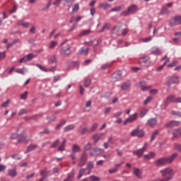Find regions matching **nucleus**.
<instances>
[{
  "mask_svg": "<svg viewBox=\"0 0 181 181\" xmlns=\"http://www.w3.org/2000/svg\"><path fill=\"white\" fill-rule=\"evenodd\" d=\"M40 175L41 176H42V177H44L45 179H46V177H47V172L46 170H42L40 172Z\"/></svg>",
  "mask_w": 181,
  "mask_h": 181,
  "instance_id": "13d9d810",
  "label": "nucleus"
},
{
  "mask_svg": "<svg viewBox=\"0 0 181 181\" xmlns=\"http://www.w3.org/2000/svg\"><path fill=\"white\" fill-rule=\"evenodd\" d=\"M26 98H28V91H25L21 95V100H26Z\"/></svg>",
  "mask_w": 181,
  "mask_h": 181,
  "instance_id": "09e8293b",
  "label": "nucleus"
},
{
  "mask_svg": "<svg viewBox=\"0 0 181 181\" xmlns=\"http://www.w3.org/2000/svg\"><path fill=\"white\" fill-rule=\"evenodd\" d=\"M25 141H26V136H23L18 139V143L22 144V142H25Z\"/></svg>",
  "mask_w": 181,
  "mask_h": 181,
  "instance_id": "de8ad7c7",
  "label": "nucleus"
},
{
  "mask_svg": "<svg viewBox=\"0 0 181 181\" xmlns=\"http://www.w3.org/2000/svg\"><path fill=\"white\" fill-rule=\"evenodd\" d=\"M59 145H60V140L57 139L51 144V148H56L57 146H59Z\"/></svg>",
  "mask_w": 181,
  "mask_h": 181,
  "instance_id": "ea45409f",
  "label": "nucleus"
},
{
  "mask_svg": "<svg viewBox=\"0 0 181 181\" xmlns=\"http://www.w3.org/2000/svg\"><path fill=\"white\" fill-rule=\"evenodd\" d=\"M46 119L47 121H48V122H55V121H57V117L56 116L47 117Z\"/></svg>",
  "mask_w": 181,
  "mask_h": 181,
  "instance_id": "c9c22d12",
  "label": "nucleus"
},
{
  "mask_svg": "<svg viewBox=\"0 0 181 181\" xmlns=\"http://www.w3.org/2000/svg\"><path fill=\"white\" fill-rule=\"evenodd\" d=\"M139 64L141 67H151L152 64V61L151 60V57L148 55H144L139 59Z\"/></svg>",
  "mask_w": 181,
  "mask_h": 181,
  "instance_id": "7ed1b4c3",
  "label": "nucleus"
},
{
  "mask_svg": "<svg viewBox=\"0 0 181 181\" xmlns=\"http://www.w3.org/2000/svg\"><path fill=\"white\" fill-rule=\"evenodd\" d=\"M142 40L144 43H148V42H151V40H152V37H149L147 38H143Z\"/></svg>",
  "mask_w": 181,
  "mask_h": 181,
  "instance_id": "69168bd1",
  "label": "nucleus"
},
{
  "mask_svg": "<svg viewBox=\"0 0 181 181\" xmlns=\"http://www.w3.org/2000/svg\"><path fill=\"white\" fill-rule=\"evenodd\" d=\"M9 103H11V100L8 99L5 103L1 105L2 108H6V107L9 105Z\"/></svg>",
  "mask_w": 181,
  "mask_h": 181,
  "instance_id": "8fccbe9b",
  "label": "nucleus"
},
{
  "mask_svg": "<svg viewBox=\"0 0 181 181\" xmlns=\"http://www.w3.org/2000/svg\"><path fill=\"white\" fill-rule=\"evenodd\" d=\"M61 57H67L71 54V47L70 45H66V46L62 47L59 50Z\"/></svg>",
  "mask_w": 181,
  "mask_h": 181,
  "instance_id": "39448f33",
  "label": "nucleus"
},
{
  "mask_svg": "<svg viewBox=\"0 0 181 181\" xmlns=\"http://www.w3.org/2000/svg\"><path fill=\"white\" fill-rule=\"evenodd\" d=\"M131 136H137V138H144L145 136V131L142 129H139V127H137L136 129H134L131 132Z\"/></svg>",
  "mask_w": 181,
  "mask_h": 181,
  "instance_id": "0eeeda50",
  "label": "nucleus"
},
{
  "mask_svg": "<svg viewBox=\"0 0 181 181\" xmlns=\"http://www.w3.org/2000/svg\"><path fill=\"white\" fill-rule=\"evenodd\" d=\"M66 122L67 121L63 120L59 124H57L55 129H57V131H59V129H61L64 125H66Z\"/></svg>",
  "mask_w": 181,
  "mask_h": 181,
  "instance_id": "c756f323",
  "label": "nucleus"
},
{
  "mask_svg": "<svg viewBox=\"0 0 181 181\" xmlns=\"http://www.w3.org/2000/svg\"><path fill=\"white\" fill-rule=\"evenodd\" d=\"M179 83H180V81H179V76H173L168 78L167 86L168 88H170V87H172V84H179Z\"/></svg>",
  "mask_w": 181,
  "mask_h": 181,
  "instance_id": "1a4fd4ad",
  "label": "nucleus"
},
{
  "mask_svg": "<svg viewBox=\"0 0 181 181\" xmlns=\"http://www.w3.org/2000/svg\"><path fill=\"white\" fill-rule=\"evenodd\" d=\"M103 158L106 159V160H110V159H111V154L107 153L106 155H104Z\"/></svg>",
  "mask_w": 181,
  "mask_h": 181,
  "instance_id": "774afa93",
  "label": "nucleus"
},
{
  "mask_svg": "<svg viewBox=\"0 0 181 181\" xmlns=\"http://www.w3.org/2000/svg\"><path fill=\"white\" fill-rule=\"evenodd\" d=\"M151 53L152 54H155L156 56H157L158 54H162V52H160V49H159L158 47H153Z\"/></svg>",
  "mask_w": 181,
  "mask_h": 181,
  "instance_id": "f704fd0d",
  "label": "nucleus"
},
{
  "mask_svg": "<svg viewBox=\"0 0 181 181\" xmlns=\"http://www.w3.org/2000/svg\"><path fill=\"white\" fill-rule=\"evenodd\" d=\"M160 173H161V176L163 179L157 178L153 180V181H169L172 180L173 176H175V173H173V170L171 168H166L164 170H161Z\"/></svg>",
  "mask_w": 181,
  "mask_h": 181,
  "instance_id": "f257e3e1",
  "label": "nucleus"
},
{
  "mask_svg": "<svg viewBox=\"0 0 181 181\" xmlns=\"http://www.w3.org/2000/svg\"><path fill=\"white\" fill-rule=\"evenodd\" d=\"M90 33H91L90 30H83V31L81 32L78 37H83V36H87V35H90Z\"/></svg>",
  "mask_w": 181,
  "mask_h": 181,
  "instance_id": "7c9ffc66",
  "label": "nucleus"
},
{
  "mask_svg": "<svg viewBox=\"0 0 181 181\" xmlns=\"http://www.w3.org/2000/svg\"><path fill=\"white\" fill-rule=\"evenodd\" d=\"M124 8V6H118L111 8L110 12H119V11H122Z\"/></svg>",
  "mask_w": 181,
  "mask_h": 181,
  "instance_id": "473e14b6",
  "label": "nucleus"
},
{
  "mask_svg": "<svg viewBox=\"0 0 181 181\" xmlns=\"http://www.w3.org/2000/svg\"><path fill=\"white\" fill-rule=\"evenodd\" d=\"M87 170H88L87 168H81V170H79V173H78L77 179H81L83 175H86V172H87Z\"/></svg>",
  "mask_w": 181,
  "mask_h": 181,
  "instance_id": "bb28decb",
  "label": "nucleus"
},
{
  "mask_svg": "<svg viewBox=\"0 0 181 181\" xmlns=\"http://www.w3.org/2000/svg\"><path fill=\"white\" fill-rule=\"evenodd\" d=\"M85 151H90L91 149V143H88L84 146Z\"/></svg>",
  "mask_w": 181,
  "mask_h": 181,
  "instance_id": "6e6d98bb",
  "label": "nucleus"
},
{
  "mask_svg": "<svg viewBox=\"0 0 181 181\" xmlns=\"http://www.w3.org/2000/svg\"><path fill=\"white\" fill-rule=\"evenodd\" d=\"M51 6H52V0H49L47 6L42 8V11H47V9H49V8H50Z\"/></svg>",
  "mask_w": 181,
  "mask_h": 181,
  "instance_id": "49530a36",
  "label": "nucleus"
},
{
  "mask_svg": "<svg viewBox=\"0 0 181 181\" xmlns=\"http://www.w3.org/2000/svg\"><path fill=\"white\" fill-rule=\"evenodd\" d=\"M35 66L37 67H39L42 70V71L47 72V69L45 68V66H42L40 64H36Z\"/></svg>",
  "mask_w": 181,
  "mask_h": 181,
  "instance_id": "603ef678",
  "label": "nucleus"
},
{
  "mask_svg": "<svg viewBox=\"0 0 181 181\" xmlns=\"http://www.w3.org/2000/svg\"><path fill=\"white\" fill-rule=\"evenodd\" d=\"M19 136V134L18 133H13L11 134L10 139H17V138Z\"/></svg>",
  "mask_w": 181,
  "mask_h": 181,
  "instance_id": "5fc2aeb1",
  "label": "nucleus"
},
{
  "mask_svg": "<svg viewBox=\"0 0 181 181\" xmlns=\"http://www.w3.org/2000/svg\"><path fill=\"white\" fill-rule=\"evenodd\" d=\"M37 144H30L28 146L25 153H29V152H32V151H35L37 149Z\"/></svg>",
  "mask_w": 181,
  "mask_h": 181,
  "instance_id": "5701e85b",
  "label": "nucleus"
},
{
  "mask_svg": "<svg viewBox=\"0 0 181 181\" xmlns=\"http://www.w3.org/2000/svg\"><path fill=\"white\" fill-rule=\"evenodd\" d=\"M25 114H28V110L25 109H21L18 112V115H23Z\"/></svg>",
  "mask_w": 181,
  "mask_h": 181,
  "instance_id": "052dcab7",
  "label": "nucleus"
},
{
  "mask_svg": "<svg viewBox=\"0 0 181 181\" xmlns=\"http://www.w3.org/2000/svg\"><path fill=\"white\" fill-rule=\"evenodd\" d=\"M103 136L104 133H97L93 136L92 139H93L95 145L98 142V141H101V139H103Z\"/></svg>",
  "mask_w": 181,
  "mask_h": 181,
  "instance_id": "4468645a",
  "label": "nucleus"
},
{
  "mask_svg": "<svg viewBox=\"0 0 181 181\" xmlns=\"http://www.w3.org/2000/svg\"><path fill=\"white\" fill-rule=\"evenodd\" d=\"M93 152H90V156H98L101 154V148H93Z\"/></svg>",
  "mask_w": 181,
  "mask_h": 181,
  "instance_id": "a211bd4d",
  "label": "nucleus"
},
{
  "mask_svg": "<svg viewBox=\"0 0 181 181\" xmlns=\"http://www.w3.org/2000/svg\"><path fill=\"white\" fill-rule=\"evenodd\" d=\"M146 144H144V146L141 148L133 151L132 152L133 155H136L139 158H142V156H144V153L145 151H146Z\"/></svg>",
  "mask_w": 181,
  "mask_h": 181,
  "instance_id": "9d476101",
  "label": "nucleus"
},
{
  "mask_svg": "<svg viewBox=\"0 0 181 181\" xmlns=\"http://www.w3.org/2000/svg\"><path fill=\"white\" fill-rule=\"evenodd\" d=\"M121 88L124 91H128V90H129V88H131V83H129V82L123 83L121 86Z\"/></svg>",
  "mask_w": 181,
  "mask_h": 181,
  "instance_id": "6ab92c4d",
  "label": "nucleus"
},
{
  "mask_svg": "<svg viewBox=\"0 0 181 181\" xmlns=\"http://www.w3.org/2000/svg\"><path fill=\"white\" fill-rule=\"evenodd\" d=\"M169 103H181V98H176L175 95H170L167 97L166 101L165 102L164 108H166L169 105Z\"/></svg>",
  "mask_w": 181,
  "mask_h": 181,
  "instance_id": "20e7f679",
  "label": "nucleus"
},
{
  "mask_svg": "<svg viewBox=\"0 0 181 181\" xmlns=\"http://www.w3.org/2000/svg\"><path fill=\"white\" fill-rule=\"evenodd\" d=\"M89 179L91 181H100V178L99 177L95 176V175H90L89 177Z\"/></svg>",
  "mask_w": 181,
  "mask_h": 181,
  "instance_id": "a19ab883",
  "label": "nucleus"
},
{
  "mask_svg": "<svg viewBox=\"0 0 181 181\" xmlns=\"http://www.w3.org/2000/svg\"><path fill=\"white\" fill-rule=\"evenodd\" d=\"M171 113L173 114V115H175L176 117H179L180 118H181V112L173 110Z\"/></svg>",
  "mask_w": 181,
  "mask_h": 181,
  "instance_id": "c03bdc74",
  "label": "nucleus"
},
{
  "mask_svg": "<svg viewBox=\"0 0 181 181\" xmlns=\"http://www.w3.org/2000/svg\"><path fill=\"white\" fill-rule=\"evenodd\" d=\"M133 175H136L139 179H142V171L139 168H134Z\"/></svg>",
  "mask_w": 181,
  "mask_h": 181,
  "instance_id": "f3484780",
  "label": "nucleus"
},
{
  "mask_svg": "<svg viewBox=\"0 0 181 181\" xmlns=\"http://www.w3.org/2000/svg\"><path fill=\"white\" fill-rule=\"evenodd\" d=\"M23 69L25 68H22V69H16V73H18L19 74H23V76H25V71H23Z\"/></svg>",
  "mask_w": 181,
  "mask_h": 181,
  "instance_id": "bf43d9fd",
  "label": "nucleus"
},
{
  "mask_svg": "<svg viewBox=\"0 0 181 181\" xmlns=\"http://www.w3.org/2000/svg\"><path fill=\"white\" fill-rule=\"evenodd\" d=\"M177 122L175 120H172L170 122L165 124V128H173V127H177Z\"/></svg>",
  "mask_w": 181,
  "mask_h": 181,
  "instance_id": "aec40b11",
  "label": "nucleus"
},
{
  "mask_svg": "<svg viewBox=\"0 0 181 181\" xmlns=\"http://www.w3.org/2000/svg\"><path fill=\"white\" fill-rule=\"evenodd\" d=\"M48 134H50V129H49V128H45L44 131L40 132V135H43V134L48 135Z\"/></svg>",
  "mask_w": 181,
  "mask_h": 181,
  "instance_id": "79ce46f5",
  "label": "nucleus"
},
{
  "mask_svg": "<svg viewBox=\"0 0 181 181\" xmlns=\"http://www.w3.org/2000/svg\"><path fill=\"white\" fill-rule=\"evenodd\" d=\"M98 128V123H93L90 127V132H94Z\"/></svg>",
  "mask_w": 181,
  "mask_h": 181,
  "instance_id": "58836bf2",
  "label": "nucleus"
},
{
  "mask_svg": "<svg viewBox=\"0 0 181 181\" xmlns=\"http://www.w3.org/2000/svg\"><path fill=\"white\" fill-rule=\"evenodd\" d=\"M158 134H159V130H156L153 132V134H151V142H152L153 141H155V138H156V135H158Z\"/></svg>",
  "mask_w": 181,
  "mask_h": 181,
  "instance_id": "e433bc0d",
  "label": "nucleus"
},
{
  "mask_svg": "<svg viewBox=\"0 0 181 181\" xmlns=\"http://www.w3.org/2000/svg\"><path fill=\"white\" fill-rule=\"evenodd\" d=\"M74 124H70L64 128V132H69V131H73L74 129Z\"/></svg>",
  "mask_w": 181,
  "mask_h": 181,
  "instance_id": "2f4dec72",
  "label": "nucleus"
},
{
  "mask_svg": "<svg viewBox=\"0 0 181 181\" xmlns=\"http://www.w3.org/2000/svg\"><path fill=\"white\" fill-rule=\"evenodd\" d=\"M88 50H90V48H84V47H81L79 50H78V53L79 54H82L83 56H87V54H88Z\"/></svg>",
  "mask_w": 181,
  "mask_h": 181,
  "instance_id": "412c9836",
  "label": "nucleus"
},
{
  "mask_svg": "<svg viewBox=\"0 0 181 181\" xmlns=\"http://www.w3.org/2000/svg\"><path fill=\"white\" fill-rule=\"evenodd\" d=\"M80 132H81V135H84L86 132H88V128L85 127Z\"/></svg>",
  "mask_w": 181,
  "mask_h": 181,
  "instance_id": "338daca9",
  "label": "nucleus"
},
{
  "mask_svg": "<svg viewBox=\"0 0 181 181\" xmlns=\"http://www.w3.org/2000/svg\"><path fill=\"white\" fill-rule=\"evenodd\" d=\"M98 8V9H104V11H107V9L111 8V4L106 3H99Z\"/></svg>",
  "mask_w": 181,
  "mask_h": 181,
  "instance_id": "dca6fc26",
  "label": "nucleus"
},
{
  "mask_svg": "<svg viewBox=\"0 0 181 181\" xmlns=\"http://www.w3.org/2000/svg\"><path fill=\"white\" fill-rule=\"evenodd\" d=\"M80 151H81V148L79 147V146L77 144H74L72 147V153H77L80 152Z\"/></svg>",
  "mask_w": 181,
  "mask_h": 181,
  "instance_id": "c85d7f7f",
  "label": "nucleus"
},
{
  "mask_svg": "<svg viewBox=\"0 0 181 181\" xmlns=\"http://www.w3.org/2000/svg\"><path fill=\"white\" fill-rule=\"evenodd\" d=\"M120 30H121V26L115 25L112 28V33H113V35H119Z\"/></svg>",
  "mask_w": 181,
  "mask_h": 181,
  "instance_id": "b1692460",
  "label": "nucleus"
},
{
  "mask_svg": "<svg viewBox=\"0 0 181 181\" xmlns=\"http://www.w3.org/2000/svg\"><path fill=\"white\" fill-rule=\"evenodd\" d=\"M40 117V115H33L31 116V119H33V121H37Z\"/></svg>",
  "mask_w": 181,
  "mask_h": 181,
  "instance_id": "680f3d73",
  "label": "nucleus"
},
{
  "mask_svg": "<svg viewBox=\"0 0 181 181\" xmlns=\"http://www.w3.org/2000/svg\"><path fill=\"white\" fill-rule=\"evenodd\" d=\"M88 159V155L86 151H83L82 155L80 158L79 163H78V166L79 168H83L86 163H87V160Z\"/></svg>",
  "mask_w": 181,
  "mask_h": 181,
  "instance_id": "6e6552de",
  "label": "nucleus"
},
{
  "mask_svg": "<svg viewBox=\"0 0 181 181\" xmlns=\"http://www.w3.org/2000/svg\"><path fill=\"white\" fill-rule=\"evenodd\" d=\"M58 151H59V152H63L64 151H66V146H64L63 144H62V145L58 148Z\"/></svg>",
  "mask_w": 181,
  "mask_h": 181,
  "instance_id": "0e129e2a",
  "label": "nucleus"
},
{
  "mask_svg": "<svg viewBox=\"0 0 181 181\" xmlns=\"http://www.w3.org/2000/svg\"><path fill=\"white\" fill-rule=\"evenodd\" d=\"M177 153H174L171 156L160 158L154 162L156 166H163V165H168L172 163L176 158H177Z\"/></svg>",
  "mask_w": 181,
  "mask_h": 181,
  "instance_id": "f03ea898",
  "label": "nucleus"
},
{
  "mask_svg": "<svg viewBox=\"0 0 181 181\" xmlns=\"http://www.w3.org/2000/svg\"><path fill=\"white\" fill-rule=\"evenodd\" d=\"M93 168H94V163H93L91 161L88 162L87 167H86V169H88V175H90V173H91V170Z\"/></svg>",
  "mask_w": 181,
  "mask_h": 181,
  "instance_id": "393cba45",
  "label": "nucleus"
},
{
  "mask_svg": "<svg viewBox=\"0 0 181 181\" xmlns=\"http://www.w3.org/2000/svg\"><path fill=\"white\" fill-rule=\"evenodd\" d=\"M57 61V58H56V55H53L48 59V64H53V63H56Z\"/></svg>",
  "mask_w": 181,
  "mask_h": 181,
  "instance_id": "72a5a7b5",
  "label": "nucleus"
},
{
  "mask_svg": "<svg viewBox=\"0 0 181 181\" xmlns=\"http://www.w3.org/2000/svg\"><path fill=\"white\" fill-rule=\"evenodd\" d=\"M74 180V173H71L67 175L66 178L64 180V181H73Z\"/></svg>",
  "mask_w": 181,
  "mask_h": 181,
  "instance_id": "cd10ccee",
  "label": "nucleus"
},
{
  "mask_svg": "<svg viewBox=\"0 0 181 181\" xmlns=\"http://www.w3.org/2000/svg\"><path fill=\"white\" fill-rule=\"evenodd\" d=\"M137 119H138V113H134L133 115H131L127 118L129 122H134V121H136Z\"/></svg>",
  "mask_w": 181,
  "mask_h": 181,
  "instance_id": "a878e982",
  "label": "nucleus"
},
{
  "mask_svg": "<svg viewBox=\"0 0 181 181\" xmlns=\"http://www.w3.org/2000/svg\"><path fill=\"white\" fill-rule=\"evenodd\" d=\"M122 77V71H117L112 74V78L113 81H119Z\"/></svg>",
  "mask_w": 181,
  "mask_h": 181,
  "instance_id": "f8f14e48",
  "label": "nucleus"
},
{
  "mask_svg": "<svg viewBox=\"0 0 181 181\" xmlns=\"http://www.w3.org/2000/svg\"><path fill=\"white\" fill-rule=\"evenodd\" d=\"M57 45V42H56V41H52V42H51V43H50L49 49H54Z\"/></svg>",
  "mask_w": 181,
  "mask_h": 181,
  "instance_id": "3c124183",
  "label": "nucleus"
},
{
  "mask_svg": "<svg viewBox=\"0 0 181 181\" xmlns=\"http://www.w3.org/2000/svg\"><path fill=\"white\" fill-rule=\"evenodd\" d=\"M78 9H80V6L78 5V4H76L74 5V7L72 8V11L73 12H77L78 11Z\"/></svg>",
  "mask_w": 181,
  "mask_h": 181,
  "instance_id": "37998d69",
  "label": "nucleus"
},
{
  "mask_svg": "<svg viewBox=\"0 0 181 181\" xmlns=\"http://www.w3.org/2000/svg\"><path fill=\"white\" fill-rule=\"evenodd\" d=\"M160 13V15H169V13H170V11L166 8H163Z\"/></svg>",
  "mask_w": 181,
  "mask_h": 181,
  "instance_id": "4c0bfd02",
  "label": "nucleus"
},
{
  "mask_svg": "<svg viewBox=\"0 0 181 181\" xmlns=\"http://www.w3.org/2000/svg\"><path fill=\"white\" fill-rule=\"evenodd\" d=\"M8 175L11 177H16V176H18V168L14 167L13 168L8 170Z\"/></svg>",
  "mask_w": 181,
  "mask_h": 181,
  "instance_id": "2eb2a0df",
  "label": "nucleus"
},
{
  "mask_svg": "<svg viewBox=\"0 0 181 181\" xmlns=\"http://www.w3.org/2000/svg\"><path fill=\"white\" fill-rule=\"evenodd\" d=\"M179 62L177 61H174L173 62H172L171 64L168 65V67H175V66H177Z\"/></svg>",
  "mask_w": 181,
  "mask_h": 181,
  "instance_id": "864d4df0",
  "label": "nucleus"
},
{
  "mask_svg": "<svg viewBox=\"0 0 181 181\" xmlns=\"http://www.w3.org/2000/svg\"><path fill=\"white\" fill-rule=\"evenodd\" d=\"M26 57H27V60H28V62H30V60H32V59H33V57H35V54L30 53V54H28Z\"/></svg>",
  "mask_w": 181,
  "mask_h": 181,
  "instance_id": "e2e57ef3",
  "label": "nucleus"
},
{
  "mask_svg": "<svg viewBox=\"0 0 181 181\" xmlns=\"http://www.w3.org/2000/svg\"><path fill=\"white\" fill-rule=\"evenodd\" d=\"M90 84H91V79H86L84 82V86L86 88L90 87Z\"/></svg>",
  "mask_w": 181,
  "mask_h": 181,
  "instance_id": "a18cd8bd",
  "label": "nucleus"
},
{
  "mask_svg": "<svg viewBox=\"0 0 181 181\" xmlns=\"http://www.w3.org/2000/svg\"><path fill=\"white\" fill-rule=\"evenodd\" d=\"M155 156H156V154L154 152H150L149 153L144 155V158L147 160H149L150 159H153Z\"/></svg>",
  "mask_w": 181,
  "mask_h": 181,
  "instance_id": "4be33fe9",
  "label": "nucleus"
},
{
  "mask_svg": "<svg viewBox=\"0 0 181 181\" xmlns=\"http://www.w3.org/2000/svg\"><path fill=\"white\" fill-rule=\"evenodd\" d=\"M152 101V97L151 96H148L144 101V105H146V104H148V103H151Z\"/></svg>",
  "mask_w": 181,
  "mask_h": 181,
  "instance_id": "4d7b16f0",
  "label": "nucleus"
},
{
  "mask_svg": "<svg viewBox=\"0 0 181 181\" xmlns=\"http://www.w3.org/2000/svg\"><path fill=\"white\" fill-rule=\"evenodd\" d=\"M177 25H181V16H175L170 23L172 27L177 26Z\"/></svg>",
  "mask_w": 181,
  "mask_h": 181,
  "instance_id": "9b49d317",
  "label": "nucleus"
},
{
  "mask_svg": "<svg viewBox=\"0 0 181 181\" xmlns=\"http://www.w3.org/2000/svg\"><path fill=\"white\" fill-rule=\"evenodd\" d=\"M158 124V118H151L147 120V125L151 127V128H155Z\"/></svg>",
  "mask_w": 181,
  "mask_h": 181,
  "instance_id": "ddd939ff",
  "label": "nucleus"
},
{
  "mask_svg": "<svg viewBox=\"0 0 181 181\" xmlns=\"http://www.w3.org/2000/svg\"><path fill=\"white\" fill-rule=\"evenodd\" d=\"M138 11H139L138 6L132 4L127 8V11H123L121 15H123L124 16H128L129 13H135V12H138Z\"/></svg>",
  "mask_w": 181,
  "mask_h": 181,
  "instance_id": "423d86ee",
  "label": "nucleus"
}]
</instances>
